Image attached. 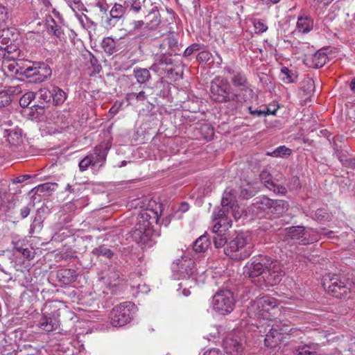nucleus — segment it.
I'll return each mask as SVG.
<instances>
[{
  "label": "nucleus",
  "mask_w": 355,
  "mask_h": 355,
  "mask_svg": "<svg viewBox=\"0 0 355 355\" xmlns=\"http://www.w3.org/2000/svg\"><path fill=\"white\" fill-rule=\"evenodd\" d=\"M167 42V45L170 51L168 53L170 55H179L180 51H181L178 42L175 38L173 37H168L166 38Z\"/></svg>",
  "instance_id": "nucleus-41"
},
{
  "label": "nucleus",
  "mask_w": 355,
  "mask_h": 355,
  "mask_svg": "<svg viewBox=\"0 0 355 355\" xmlns=\"http://www.w3.org/2000/svg\"><path fill=\"white\" fill-rule=\"evenodd\" d=\"M323 286L327 292L335 297L349 298L350 297V284L345 277L340 275L325 276Z\"/></svg>",
  "instance_id": "nucleus-5"
},
{
  "label": "nucleus",
  "mask_w": 355,
  "mask_h": 355,
  "mask_svg": "<svg viewBox=\"0 0 355 355\" xmlns=\"http://www.w3.org/2000/svg\"><path fill=\"white\" fill-rule=\"evenodd\" d=\"M94 6L98 8L102 15H105L107 17V10L110 8L107 0H95Z\"/></svg>",
  "instance_id": "nucleus-54"
},
{
  "label": "nucleus",
  "mask_w": 355,
  "mask_h": 355,
  "mask_svg": "<svg viewBox=\"0 0 355 355\" xmlns=\"http://www.w3.org/2000/svg\"><path fill=\"white\" fill-rule=\"evenodd\" d=\"M144 24L145 23L143 20L134 21L132 23L133 29L132 32L137 35V34L144 28Z\"/></svg>",
  "instance_id": "nucleus-64"
},
{
  "label": "nucleus",
  "mask_w": 355,
  "mask_h": 355,
  "mask_svg": "<svg viewBox=\"0 0 355 355\" xmlns=\"http://www.w3.org/2000/svg\"><path fill=\"white\" fill-rule=\"evenodd\" d=\"M234 305L235 298L230 290H219L213 297V308L221 315L230 313L234 310Z\"/></svg>",
  "instance_id": "nucleus-7"
},
{
  "label": "nucleus",
  "mask_w": 355,
  "mask_h": 355,
  "mask_svg": "<svg viewBox=\"0 0 355 355\" xmlns=\"http://www.w3.org/2000/svg\"><path fill=\"white\" fill-rule=\"evenodd\" d=\"M334 155L339 159L341 164L347 157V152L344 151L340 146L336 144H333Z\"/></svg>",
  "instance_id": "nucleus-56"
},
{
  "label": "nucleus",
  "mask_w": 355,
  "mask_h": 355,
  "mask_svg": "<svg viewBox=\"0 0 355 355\" xmlns=\"http://www.w3.org/2000/svg\"><path fill=\"white\" fill-rule=\"evenodd\" d=\"M16 127H12L10 120H0V132L3 133V136L9 133V132Z\"/></svg>",
  "instance_id": "nucleus-58"
},
{
  "label": "nucleus",
  "mask_w": 355,
  "mask_h": 355,
  "mask_svg": "<svg viewBox=\"0 0 355 355\" xmlns=\"http://www.w3.org/2000/svg\"><path fill=\"white\" fill-rule=\"evenodd\" d=\"M133 75L137 82L140 85L146 83L151 77L148 69L139 67L134 69Z\"/></svg>",
  "instance_id": "nucleus-36"
},
{
  "label": "nucleus",
  "mask_w": 355,
  "mask_h": 355,
  "mask_svg": "<svg viewBox=\"0 0 355 355\" xmlns=\"http://www.w3.org/2000/svg\"><path fill=\"white\" fill-rule=\"evenodd\" d=\"M39 98V103L33 105L32 110L35 111L39 114H43L45 108V104L49 103L52 100V87L41 88L36 94Z\"/></svg>",
  "instance_id": "nucleus-17"
},
{
  "label": "nucleus",
  "mask_w": 355,
  "mask_h": 355,
  "mask_svg": "<svg viewBox=\"0 0 355 355\" xmlns=\"http://www.w3.org/2000/svg\"><path fill=\"white\" fill-rule=\"evenodd\" d=\"M313 27V21L309 17H299L297 21V28L300 32L307 33Z\"/></svg>",
  "instance_id": "nucleus-33"
},
{
  "label": "nucleus",
  "mask_w": 355,
  "mask_h": 355,
  "mask_svg": "<svg viewBox=\"0 0 355 355\" xmlns=\"http://www.w3.org/2000/svg\"><path fill=\"white\" fill-rule=\"evenodd\" d=\"M171 56L168 53L156 54L154 62L150 67V69L159 75L164 74L166 70V67L173 64Z\"/></svg>",
  "instance_id": "nucleus-15"
},
{
  "label": "nucleus",
  "mask_w": 355,
  "mask_h": 355,
  "mask_svg": "<svg viewBox=\"0 0 355 355\" xmlns=\"http://www.w3.org/2000/svg\"><path fill=\"white\" fill-rule=\"evenodd\" d=\"M223 345L227 352L238 353L243 349V339L236 332H234L223 340Z\"/></svg>",
  "instance_id": "nucleus-18"
},
{
  "label": "nucleus",
  "mask_w": 355,
  "mask_h": 355,
  "mask_svg": "<svg viewBox=\"0 0 355 355\" xmlns=\"http://www.w3.org/2000/svg\"><path fill=\"white\" fill-rule=\"evenodd\" d=\"M1 51H2V58L4 60L15 61L20 55V50L13 42H12L8 47L3 49Z\"/></svg>",
  "instance_id": "nucleus-27"
},
{
  "label": "nucleus",
  "mask_w": 355,
  "mask_h": 355,
  "mask_svg": "<svg viewBox=\"0 0 355 355\" xmlns=\"http://www.w3.org/2000/svg\"><path fill=\"white\" fill-rule=\"evenodd\" d=\"M204 46L203 44L198 43H193L189 46H188L183 53V57L188 58L191 55H192L194 52L198 51Z\"/></svg>",
  "instance_id": "nucleus-57"
},
{
  "label": "nucleus",
  "mask_w": 355,
  "mask_h": 355,
  "mask_svg": "<svg viewBox=\"0 0 355 355\" xmlns=\"http://www.w3.org/2000/svg\"><path fill=\"white\" fill-rule=\"evenodd\" d=\"M253 25L257 33H262L268 30V26L265 21L262 19H254L253 20Z\"/></svg>",
  "instance_id": "nucleus-59"
},
{
  "label": "nucleus",
  "mask_w": 355,
  "mask_h": 355,
  "mask_svg": "<svg viewBox=\"0 0 355 355\" xmlns=\"http://www.w3.org/2000/svg\"><path fill=\"white\" fill-rule=\"evenodd\" d=\"M126 8L120 3H114L110 10L109 15L105 17L107 27H114L120 21L124 19Z\"/></svg>",
  "instance_id": "nucleus-14"
},
{
  "label": "nucleus",
  "mask_w": 355,
  "mask_h": 355,
  "mask_svg": "<svg viewBox=\"0 0 355 355\" xmlns=\"http://www.w3.org/2000/svg\"><path fill=\"white\" fill-rule=\"evenodd\" d=\"M46 27L47 31L50 34H53L55 37L60 38L64 35V31L62 26L56 23L55 19L49 15L46 19Z\"/></svg>",
  "instance_id": "nucleus-30"
},
{
  "label": "nucleus",
  "mask_w": 355,
  "mask_h": 355,
  "mask_svg": "<svg viewBox=\"0 0 355 355\" xmlns=\"http://www.w3.org/2000/svg\"><path fill=\"white\" fill-rule=\"evenodd\" d=\"M248 110L250 115L254 117H261L264 115V110L254 107L252 106H248Z\"/></svg>",
  "instance_id": "nucleus-63"
},
{
  "label": "nucleus",
  "mask_w": 355,
  "mask_h": 355,
  "mask_svg": "<svg viewBox=\"0 0 355 355\" xmlns=\"http://www.w3.org/2000/svg\"><path fill=\"white\" fill-rule=\"evenodd\" d=\"M265 186L271 191L278 194H284L286 193V189L284 186L279 185L271 180L264 181Z\"/></svg>",
  "instance_id": "nucleus-45"
},
{
  "label": "nucleus",
  "mask_w": 355,
  "mask_h": 355,
  "mask_svg": "<svg viewBox=\"0 0 355 355\" xmlns=\"http://www.w3.org/2000/svg\"><path fill=\"white\" fill-rule=\"evenodd\" d=\"M291 154V150L285 146H280L274 150L271 153H269L275 157H284L289 156Z\"/></svg>",
  "instance_id": "nucleus-48"
},
{
  "label": "nucleus",
  "mask_w": 355,
  "mask_h": 355,
  "mask_svg": "<svg viewBox=\"0 0 355 355\" xmlns=\"http://www.w3.org/2000/svg\"><path fill=\"white\" fill-rule=\"evenodd\" d=\"M304 231L303 226H292L285 229L286 235L291 239L295 240L300 243Z\"/></svg>",
  "instance_id": "nucleus-37"
},
{
  "label": "nucleus",
  "mask_w": 355,
  "mask_h": 355,
  "mask_svg": "<svg viewBox=\"0 0 355 355\" xmlns=\"http://www.w3.org/2000/svg\"><path fill=\"white\" fill-rule=\"evenodd\" d=\"M56 276L59 282L64 285H69L76 282L78 273L73 269L62 268L58 270Z\"/></svg>",
  "instance_id": "nucleus-19"
},
{
  "label": "nucleus",
  "mask_w": 355,
  "mask_h": 355,
  "mask_svg": "<svg viewBox=\"0 0 355 355\" xmlns=\"http://www.w3.org/2000/svg\"><path fill=\"white\" fill-rule=\"evenodd\" d=\"M225 72L230 76L231 83L240 91H247L250 83L244 71L240 69L225 67Z\"/></svg>",
  "instance_id": "nucleus-12"
},
{
  "label": "nucleus",
  "mask_w": 355,
  "mask_h": 355,
  "mask_svg": "<svg viewBox=\"0 0 355 355\" xmlns=\"http://www.w3.org/2000/svg\"><path fill=\"white\" fill-rule=\"evenodd\" d=\"M92 253L96 257L103 256L108 259H111L114 255V252L104 245L94 248Z\"/></svg>",
  "instance_id": "nucleus-40"
},
{
  "label": "nucleus",
  "mask_w": 355,
  "mask_h": 355,
  "mask_svg": "<svg viewBox=\"0 0 355 355\" xmlns=\"http://www.w3.org/2000/svg\"><path fill=\"white\" fill-rule=\"evenodd\" d=\"M216 248H223L224 253L234 260H242L249 257L252 252V244L243 232H236L227 239L225 234L213 237Z\"/></svg>",
  "instance_id": "nucleus-2"
},
{
  "label": "nucleus",
  "mask_w": 355,
  "mask_h": 355,
  "mask_svg": "<svg viewBox=\"0 0 355 355\" xmlns=\"http://www.w3.org/2000/svg\"><path fill=\"white\" fill-rule=\"evenodd\" d=\"M8 62L9 61L8 60H3V67L4 70L8 69V70L10 72L22 75L21 72L24 69V67H19L18 63H15V61H13L12 63H8Z\"/></svg>",
  "instance_id": "nucleus-51"
},
{
  "label": "nucleus",
  "mask_w": 355,
  "mask_h": 355,
  "mask_svg": "<svg viewBox=\"0 0 355 355\" xmlns=\"http://www.w3.org/2000/svg\"><path fill=\"white\" fill-rule=\"evenodd\" d=\"M311 218L318 222H323L329 220V216L325 209H318L311 214Z\"/></svg>",
  "instance_id": "nucleus-47"
},
{
  "label": "nucleus",
  "mask_w": 355,
  "mask_h": 355,
  "mask_svg": "<svg viewBox=\"0 0 355 355\" xmlns=\"http://www.w3.org/2000/svg\"><path fill=\"white\" fill-rule=\"evenodd\" d=\"M13 250L21 253L26 247L28 246V242L24 239L15 238L12 241Z\"/></svg>",
  "instance_id": "nucleus-52"
},
{
  "label": "nucleus",
  "mask_w": 355,
  "mask_h": 355,
  "mask_svg": "<svg viewBox=\"0 0 355 355\" xmlns=\"http://www.w3.org/2000/svg\"><path fill=\"white\" fill-rule=\"evenodd\" d=\"M58 322L56 319L44 315L40 322V327L47 332L55 330L58 327Z\"/></svg>",
  "instance_id": "nucleus-34"
},
{
  "label": "nucleus",
  "mask_w": 355,
  "mask_h": 355,
  "mask_svg": "<svg viewBox=\"0 0 355 355\" xmlns=\"http://www.w3.org/2000/svg\"><path fill=\"white\" fill-rule=\"evenodd\" d=\"M281 79L285 83H293L297 80V75L294 70L283 67L280 71Z\"/></svg>",
  "instance_id": "nucleus-39"
},
{
  "label": "nucleus",
  "mask_w": 355,
  "mask_h": 355,
  "mask_svg": "<svg viewBox=\"0 0 355 355\" xmlns=\"http://www.w3.org/2000/svg\"><path fill=\"white\" fill-rule=\"evenodd\" d=\"M12 349L11 344L8 343L6 339V336L0 334V354L1 355H8Z\"/></svg>",
  "instance_id": "nucleus-49"
},
{
  "label": "nucleus",
  "mask_w": 355,
  "mask_h": 355,
  "mask_svg": "<svg viewBox=\"0 0 355 355\" xmlns=\"http://www.w3.org/2000/svg\"><path fill=\"white\" fill-rule=\"evenodd\" d=\"M118 40H114L110 37H105L101 43V46L105 51L109 55L116 53L119 51Z\"/></svg>",
  "instance_id": "nucleus-26"
},
{
  "label": "nucleus",
  "mask_w": 355,
  "mask_h": 355,
  "mask_svg": "<svg viewBox=\"0 0 355 355\" xmlns=\"http://www.w3.org/2000/svg\"><path fill=\"white\" fill-rule=\"evenodd\" d=\"M110 148V145L105 142L101 143L95 147L94 153L90 155L93 156L97 165L105 161Z\"/></svg>",
  "instance_id": "nucleus-22"
},
{
  "label": "nucleus",
  "mask_w": 355,
  "mask_h": 355,
  "mask_svg": "<svg viewBox=\"0 0 355 355\" xmlns=\"http://www.w3.org/2000/svg\"><path fill=\"white\" fill-rule=\"evenodd\" d=\"M36 94L33 92L25 93L19 99V105L21 107H28L31 103L35 99Z\"/></svg>",
  "instance_id": "nucleus-50"
},
{
  "label": "nucleus",
  "mask_w": 355,
  "mask_h": 355,
  "mask_svg": "<svg viewBox=\"0 0 355 355\" xmlns=\"http://www.w3.org/2000/svg\"><path fill=\"white\" fill-rule=\"evenodd\" d=\"M135 304L124 302L115 306L110 313V323L113 327H121L130 323L133 318Z\"/></svg>",
  "instance_id": "nucleus-6"
},
{
  "label": "nucleus",
  "mask_w": 355,
  "mask_h": 355,
  "mask_svg": "<svg viewBox=\"0 0 355 355\" xmlns=\"http://www.w3.org/2000/svg\"><path fill=\"white\" fill-rule=\"evenodd\" d=\"M221 206L229 207L232 211L239 208L236 202V191L234 189L230 187L225 189L222 198Z\"/></svg>",
  "instance_id": "nucleus-20"
},
{
  "label": "nucleus",
  "mask_w": 355,
  "mask_h": 355,
  "mask_svg": "<svg viewBox=\"0 0 355 355\" xmlns=\"http://www.w3.org/2000/svg\"><path fill=\"white\" fill-rule=\"evenodd\" d=\"M277 300L270 296H264L250 303L248 307L249 313H254L263 321L268 320L270 317V311L277 308Z\"/></svg>",
  "instance_id": "nucleus-8"
},
{
  "label": "nucleus",
  "mask_w": 355,
  "mask_h": 355,
  "mask_svg": "<svg viewBox=\"0 0 355 355\" xmlns=\"http://www.w3.org/2000/svg\"><path fill=\"white\" fill-rule=\"evenodd\" d=\"M42 227V218L40 216L35 217L31 225L30 233L41 230Z\"/></svg>",
  "instance_id": "nucleus-60"
},
{
  "label": "nucleus",
  "mask_w": 355,
  "mask_h": 355,
  "mask_svg": "<svg viewBox=\"0 0 355 355\" xmlns=\"http://www.w3.org/2000/svg\"><path fill=\"white\" fill-rule=\"evenodd\" d=\"M243 274L252 279L257 286L279 284L284 272L280 263L270 257L259 254L253 257L244 267Z\"/></svg>",
  "instance_id": "nucleus-1"
},
{
  "label": "nucleus",
  "mask_w": 355,
  "mask_h": 355,
  "mask_svg": "<svg viewBox=\"0 0 355 355\" xmlns=\"http://www.w3.org/2000/svg\"><path fill=\"white\" fill-rule=\"evenodd\" d=\"M21 92L19 85L4 87L3 89H0V108L8 106L14 96L19 95Z\"/></svg>",
  "instance_id": "nucleus-16"
},
{
  "label": "nucleus",
  "mask_w": 355,
  "mask_h": 355,
  "mask_svg": "<svg viewBox=\"0 0 355 355\" xmlns=\"http://www.w3.org/2000/svg\"><path fill=\"white\" fill-rule=\"evenodd\" d=\"M161 16L157 6H154L146 16V25L157 29L161 23Z\"/></svg>",
  "instance_id": "nucleus-28"
},
{
  "label": "nucleus",
  "mask_w": 355,
  "mask_h": 355,
  "mask_svg": "<svg viewBox=\"0 0 355 355\" xmlns=\"http://www.w3.org/2000/svg\"><path fill=\"white\" fill-rule=\"evenodd\" d=\"M319 345L317 343H309L296 347L293 351L294 355H319Z\"/></svg>",
  "instance_id": "nucleus-21"
},
{
  "label": "nucleus",
  "mask_w": 355,
  "mask_h": 355,
  "mask_svg": "<svg viewBox=\"0 0 355 355\" xmlns=\"http://www.w3.org/2000/svg\"><path fill=\"white\" fill-rule=\"evenodd\" d=\"M230 207L222 206L218 209H215L213 212L212 232L215 236L221 234H225L228 229L232 226V220L230 219Z\"/></svg>",
  "instance_id": "nucleus-11"
},
{
  "label": "nucleus",
  "mask_w": 355,
  "mask_h": 355,
  "mask_svg": "<svg viewBox=\"0 0 355 355\" xmlns=\"http://www.w3.org/2000/svg\"><path fill=\"white\" fill-rule=\"evenodd\" d=\"M211 242L207 235L204 234L198 238L193 243V250L196 252H205L207 250Z\"/></svg>",
  "instance_id": "nucleus-32"
},
{
  "label": "nucleus",
  "mask_w": 355,
  "mask_h": 355,
  "mask_svg": "<svg viewBox=\"0 0 355 355\" xmlns=\"http://www.w3.org/2000/svg\"><path fill=\"white\" fill-rule=\"evenodd\" d=\"M146 99V95L144 91H141L139 93L128 92L125 96V100L129 104L135 101H144Z\"/></svg>",
  "instance_id": "nucleus-42"
},
{
  "label": "nucleus",
  "mask_w": 355,
  "mask_h": 355,
  "mask_svg": "<svg viewBox=\"0 0 355 355\" xmlns=\"http://www.w3.org/2000/svg\"><path fill=\"white\" fill-rule=\"evenodd\" d=\"M78 166L80 171H85L89 166H97V164L96 163L93 156L88 155L80 161Z\"/></svg>",
  "instance_id": "nucleus-44"
},
{
  "label": "nucleus",
  "mask_w": 355,
  "mask_h": 355,
  "mask_svg": "<svg viewBox=\"0 0 355 355\" xmlns=\"http://www.w3.org/2000/svg\"><path fill=\"white\" fill-rule=\"evenodd\" d=\"M159 220V215L153 209H143L137 217L136 224L130 232L132 239L141 246H151L153 225Z\"/></svg>",
  "instance_id": "nucleus-3"
},
{
  "label": "nucleus",
  "mask_w": 355,
  "mask_h": 355,
  "mask_svg": "<svg viewBox=\"0 0 355 355\" xmlns=\"http://www.w3.org/2000/svg\"><path fill=\"white\" fill-rule=\"evenodd\" d=\"M3 137L6 138L9 144L15 148L23 143L22 131L17 128H12L9 133Z\"/></svg>",
  "instance_id": "nucleus-23"
},
{
  "label": "nucleus",
  "mask_w": 355,
  "mask_h": 355,
  "mask_svg": "<svg viewBox=\"0 0 355 355\" xmlns=\"http://www.w3.org/2000/svg\"><path fill=\"white\" fill-rule=\"evenodd\" d=\"M161 36L160 33L157 32L155 28H150L149 26L146 25V26H144V28L137 34V37L141 40H149L153 41Z\"/></svg>",
  "instance_id": "nucleus-29"
},
{
  "label": "nucleus",
  "mask_w": 355,
  "mask_h": 355,
  "mask_svg": "<svg viewBox=\"0 0 355 355\" xmlns=\"http://www.w3.org/2000/svg\"><path fill=\"white\" fill-rule=\"evenodd\" d=\"M320 239V236L319 234V232L318 230L311 228L305 230V228L304 227V231L302 239L300 241V244L308 245L310 243H313L314 242H317Z\"/></svg>",
  "instance_id": "nucleus-25"
},
{
  "label": "nucleus",
  "mask_w": 355,
  "mask_h": 355,
  "mask_svg": "<svg viewBox=\"0 0 355 355\" xmlns=\"http://www.w3.org/2000/svg\"><path fill=\"white\" fill-rule=\"evenodd\" d=\"M255 204L258 206V208L266 210L268 209L270 211L272 205L273 204V200H271L266 197H262L257 200Z\"/></svg>",
  "instance_id": "nucleus-53"
},
{
  "label": "nucleus",
  "mask_w": 355,
  "mask_h": 355,
  "mask_svg": "<svg viewBox=\"0 0 355 355\" xmlns=\"http://www.w3.org/2000/svg\"><path fill=\"white\" fill-rule=\"evenodd\" d=\"M89 62L94 71L99 72L101 69V65L98 59L91 53H89Z\"/></svg>",
  "instance_id": "nucleus-62"
},
{
  "label": "nucleus",
  "mask_w": 355,
  "mask_h": 355,
  "mask_svg": "<svg viewBox=\"0 0 355 355\" xmlns=\"http://www.w3.org/2000/svg\"><path fill=\"white\" fill-rule=\"evenodd\" d=\"M64 1L67 3V5L71 8V10L75 13L87 10L82 0H64Z\"/></svg>",
  "instance_id": "nucleus-46"
},
{
  "label": "nucleus",
  "mask_w": 355,
  "mask_h": 355,
  "mask_svg": "<svg viewBox=\"0 0 355 355\" xmlns=\"http://www.w3.org/2000/svg\"><path fill=\"white\" fill-rule=\"evenodd\" d=\"M265 323L261 324L260 327H257L259 329V333L265 334L267 331V329H268V331L266 334V335H263L264 337V344L265 346L269 348H275L279 345L280 343L283 334L279 331V329H277L274 327V326H270V324H267V327L262 331V327Z\"/></svg>",
  "instance_id": "nucleus-13"
},
{
  "label": "nucleus",
  "mask_w": 355,
  "mask_h": 355,
  "mask_svg": "<svg viewBox=\"0 0 355 355\" xmlns=\"http://www.w3.org/2000/svg\"><path fill=\"white\" fill-rule=\"evenodd\" d=\"M288 207L287 202L282 200H273V204L269 211L277 216H279L288 210Z\"/></svg>",
  "instance_id": "nucleus-35"
},
{
  "label": "nucleus",
  "mask_w": 355,
  "mask_h": 355,
  "mask_svg": "<svg viewBox=\"0 0 355 355\" xmlns=\"http://www.w3.org/2000/svg\"><path fill=\"white\" fill-rule=\"evenodd\" d=\"M52 101L55 105H62L67 99V94L57 86H52Z\"/></svg>",
  "instance_id": "nucleus-38"
},
{
  "label": "nucleus",
  "mask_w": 355,
  "mask_h": 355,
  "mask_svg": "<svg viewBox=\"0 0 355 355\" xmlns=\"http://www.w3.org/2000/svg\"><path fill=\"white\" fill-rule=\"evenodd\" d=\"M22 75L33 83H42L49 78L52 71L50 67L44 62H35L32 66H25L21 72Z\"/></svg>",
  "instance_id": "nucleus-10"
},
{
  "label": "nucleus",
  "mask_w": 355,
  "mask_h": 355,
  "mask_svg": "<svg viewBox=\"0 0 355 355\" xmlns=\"http://www.w3.org/2000/svg\"><path fill=\"white\" fill-rule=\"evenodd\" d=\"M10 19V16L8 8L0 4V28L8 26Z\"/></svg>",
  "instance_id": "nucleus-43"
},
{
  "label": "nucleus",
  "mask_w": 355,
  "mask_h": 355,
  "mask_svg": "<svg viewBox=\"0 0 355 355\" xmlns=\"http://www.w3.org/2000/svg\"><path fill=\"white\" fill-rule=\"evenodd\" d=\"M210 97L216 103H232L235 109L241 104L240 95L232 92L230 82L220 76L215 77L210 85Z\"/></svg>",
  "instance_id": "nucleus-4"
},
{
  "label": "nucleus",
  "mask_w": 355,
  "mask_h": 355,
  "mask_svg": "<svg viewBox=\"0 0 355 355\" xmlns=\"http://www.w3.org/2000/svg\"><path fill=\"white\" fill-rule=\"evenodd\" d=\"M57 187V184H55V183L46 182V183L40 184L37 187V191H41V192H45V191L49 192L51 191H54L55 187Z\"/></svg>",
  "instance_id": "nucleus-61"
},
{
  "label": "nucleus",
  "mask_w": 355,
  "mask_h": 355,
  "mask_svg": "<svg viewBox=\"0 0 355 355\" xmlns=\"http://www.w3.org/2000/svg\"><path fill=\"white\" fill-rule=\"evenodd\" d=\"M13 35L15 34L10 28H3L0 31V51L8 47L14 42Z\"/></svg>",
  "instance_id": "nucleus-31"
},
{
  "label": "nucleus",
  "mask_w": 355,
  "mask_h": 355,
  "mask_svg": "<svg viewBox=\"0 0 355 355\" xmlns=\"http://www.w3.org/2000/svg\"><path fill=\"white\" fill-rule=\"evenodd\" d=\"M254 196V190L252 187L247 184L240 187V196L244 199H248Z\"/></svg>",
  "instance_id": "nucleus-55"
},
{
  "label": "nucleus",
  "mask_w": 355,
  "mask_h": 355,
  "mask_svg": "<svg viewBox=\"0 0 355 355\" xmlns=\"http://www.w3.org/2000/svg\"><path fill=\"white\" fill-rule=\"evenodd\" d=\"M171 270L178 278L194 279L193 276L197 272L195 261L184 255H182L180 259L174 261L171 264Z\"/></svg>",
  "instance_id": "nucleus-9"
},
{
  "label": "nucleus",
  "mask_w": 355,
  "mask_h": 355,
  "mask_svg": "<svg viewBox=\"0 0 355 355\" xmlns=\"http://www.w3.org/2000/svg\"><path fill=\"white\" fill-rule=\"evenodd\" d=\"M327 60L328 56L327 53L322 50H319L313 54L310 58H306L307 62H311L310 66L314 68H320L323 67Z\"/></svg>",
  "instance_id": "nucleus-24"
}]
</instances>
